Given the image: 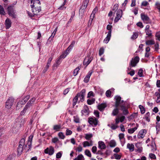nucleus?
<instances>
[{"label": "nucleus", "mask_w": 160, "mask_h": 160, "mask_svg": "<svg viewBox=\"0 0 160 160\" xmlns=\"http://www.w3.org/2000/svg\"><path fill=\"white\" fill-rule=\"evenodd\" d=\"M7 12L8 14L13 18H16L15 10L14 9L13 5H10L8 7Z\"/></svg>", "instance_id": "1"}, {"label": "nucleus", "mask_w": 160, "mask_h": 160, "mask_svg": "<svg viewBox=\"0 0 160 160\" xmlns=\"http://www.w3.org/2000/svg\"><path fill=\"white\" fill-rule=\"evenodd\" d=\"M44 152L46 154H48L49 155H52L54 152L53 147L50 146L49 148H47L44 150Z\"/></svg>", "instance_id": "9"}, {"label": "nucleus", "mask_w": 160, "mask_h": 160, "mask_svg": "<svg viewBox=\"0 0 160 160\" xmlns=\"http://www.w3.org/2000/svg\"><path fill=\"white\" fill-rule=\"evenodd\" d=\"M114 99L115 101V107H120V105H120V102L121 101V98L120 96L118 95L115 96Z\"/></svg>", "instance_id": "10"}, {"label": "nucleus", "mask_w": 160, "mask_h": 160, "mask_svg": "<svg viewBox=\"0 0 160 160\" xmlns=\"http://www.w3.org/2000/svg\"><path fill=\"white\" fill-rule=\"evenodd\" d=\"M82 115H88L89 113V111L88 107L87 105H84L83 109L81 111Z\"/></svg>", "instance_id": "12"}, {"label": "nucleus", "mask_w": 160, "mask_h": 160, "mask_svg": "<svg viewBox=\"0 0 160 160\" xmlns=\"http://www.w3.org/2000/svg\"><path fill=\"white\" fill-rule=\"evenodd\" d=\"M118 107H115V108L113 110L111 114L113 116H115L117 115L119 112V109L118 108Z\"/></svg>", "instance_id": "22"}, {"label": "nucleus", "mask_w": 160, "mask_h": 160, "mask_svg": "<svg viewBox=\"0 0 160 160\" xmlns=\"http://www.w3.org/2000/svg\"><path fill=\"white\" fill-rule=\"evenodd\" d=\"M118 4H115L113 6V8L112 9L113 11H114V13H115L116 11L118 10Z\"/></svg>", "instance_id": "48"}, {"label": "nucleus", "mask_w": 160, "mask_h": 160, "mask_svg": "<svg viewBox=\"0 0 160 160\" xmlns=\"http://www.w3.org/2000/svg\"><path fill=\"white\" fill-rule=\"evenodd\" d=\"M138 75L140 77H143V70L142 68L139 70L138 72Z\"/></svg>", "instance_id": "45"}, {"label": "nucleus", "mask_w": 160, "mask_h": 160, "mask_svg": "<svg viewBox=\"0 0 160 160\" xmlns=\"http://www.w3.org/2000/svg\"><path fill=\"white\" fill-rule=\"evenodd\" d=\"M0 14L1 15H5L6 12L4 11V9L2 6L0 5Z\"/></svg>", "instance_id": "35"}, {"label": "nucleus", "mask_w": 160, "mask_h": 160, "mask_svg": "<svg viewBox=\"0 0 160 160\" xmlns=\"http://www.w3.org/2000/svg\"><path fill=\"white\" fill-rule=\"evenodd\" d=\"M85 94L86 90L85 89H82L80 92L78 93L77 94L82 102L84 100Z\"/></svg>", "instance_id": "5"}, {"label": "nucleus", "mask_w": 160, "mask_h": 160, "mask_svg": "<svg viewBox=\"0 0 160 160\" xmlns=\"http://www.w3.org/2000/svg\"><path fill=\"white\" fill-rule=\"evenodd\" d=\"M87 7H86L82 5L81 7L79 9V13L80 14H81L82 16V15L84 13L85 11L86 8Z\"/></svg>", "instance_id": "24"}, {"label": "nucleus", "mask_w": 160, "mask_h": 160, "mask_svg": "<svg viewBox=\"0 0 160 160\" xmlns=\"http://www.w3.org/2000/svg\"><path fill=\"white\" fill-rule=\"evenodd\" d=\"M97 148L96 146H94L92 147V152L94 154H96L97 153Z\"/></svg>", "instance_id": "49"}, {"label": "nucleus", "mask_w": 160, "mask_h": 160, "mask_svg": "<svg viewBox=\"0 0 160 160\" xmlns=\"http://www.w3.org/2000/svg\"><path fill=\"white\" fill-rule=\"evenodd\" d=\"M72 132L71 130L68 129H67L66 133V135H71L72 134Z\"/></svg>", "instance_id": "61"}, {"label": "nucleus", "mask_w": 160, "mask_h": 160, "mask_svg": "<svg viewBox=\"0 0 160 160\" xmlns=\"http://www.w3.org/2000/svg\"><path fill=\"white\" fill-rule=\"evenodd\" d=\"M27 110V109L24 108L23 110L21 111L20 112V115L21 116L24 115L25 114Z\"/></svg>", "instance_id": "64"}, {"label": "nucleus", "mask_w": 160, "mask_h": 160, "mask_svg": "<svg viewBox=\"0 0 160 160\" xmlns=\"http://www.w3.org/2000/svg\"><path fill=\"white\" fill-rule=\"evenodd\" d=\"M31 4V8H33L35 5L37 6H40V2L39 0H30Z\"/></svg>", "instance_id": "14"}, {"label": "nucleus", "mask_w": 160, "mask_h": 160, "mask_svg": "<svg viewBox=\"0 0 160 160\" xmlns=\"http://www.w3.org/2000/svg\"><path fill=\"white\" fill-rule=\"evenodd\" d=\"M94 113L95 116L98 118H99V112L97 110H94Z\"/></svg>", "instance_id": "54"}, {"label": "nucleus", "mask_w": 160, "mask_h": 160, "mask_svg": "<svg viewBox=\"0 0 160 160\" xmlns=\"http://www.w3.org/2000/svg\"><path fill=\"white\" fill-rule=\"evenodd\" d=\"M93 92L92 91H90L89 92L88 94L87 98H89L91 96H93Z\"/></svg>", "instance_id": "62"}, {"label": "nucleus", "mask_w": 160, "mask_h": 160, "mask_svg": "<svg viewBox=\"0 0 160 160\" xmlns=\"http://www.w3.org/2000/svg\"><path fill=\"white\" fill-rule=\"evenodd\" d=\"M141 17L142 19L145 23H148L150 22V20L147 15L141 13Z\"/></svg>", "instance_id": "8"}, {"label": "nucleus", "mask_w": 160, "mask_h": 160, "mask_svg": "<svg viewBox=\"0 0 160 160\" xmlns=\"http://www.w3.org/2000/svg\"><path fill=\"white\" fill-rule=\"evenodd\" d=\"M93 136L92 133H86L85 134V138L87 140H89Z\"/></svg>", "instance_id": "32"}, {"label": "nucleus", "mask_w": 160, "mask_h": 160, "mask_svg": "<svg viewBox=\"0 0 160 160\" xmlns=\"http://www.w3.org/2000/svg\"><path fill=\"white\" fill-rule=\"evenodd\" d=\"M76 151H78V152H81L82 150V148L81 145H79L77 148L76 149Z\"/></svg>", "instance_id": "51"}, {"label": "nucleus", "mask_w": 160, "mask_h": 160, "mask_svg": "<svg viewBox=\"0 0 160 160\" xmlns=\"http://www.w3.org/2000/svg\"><path fill=\"white\" fill-rule=\"evenodd\" d=\"M108 144L111 148H113L115 147L116 146V141L114 140H111L109 142Z\"/></svg>", "instance_id": "25"}, {"label": "nucleus", "mask_w": 160, "mask_h": 160, "mask_svg": "<svg viewBox=\"0 0 160 160\" xmlns=\"http://www.w3.org/2000/svg\"><path fill=\"white\" fill-rule=\"evenodd\" d=\"M121 110L122 112V114L125 115H127L129 113V112L127 109L125 107L124 105L120 106Z\"/></svg>", "instance_id": "17"}, {"label": "nucleus", "mask_w": 160, "mask_h": 160, "mask_svg": "<svg viewBox=\"0 0 160 160\" xmlns=\"http://www.w3.org/2000/svg\"><path fill=\"white\" fill-rule=\"evenodd\" d=\"M32 11L34 15H36L41 10L40 6H37L35 5L33 8H32Z\"/></svg>", "instance_id": "15"}, {"label": "nucleus", "mask_w": 160, "mask_h": 160, "mask_svg": "<svg viewBox=\"0 0 160 160\" xmlns=\"http://www.w3.org/2000/svg\"><path fill=\"white\" fill-rule=\"evenodd\" d=\"M107 107L106 103H102L98 106V109L101 111H103L105 108Z\"/></svg>", "instance_id": "20"}, {"label": "nucleus", "mask_w": 160, "mask_h": 160, "mask_svg": "<svg viewBox=\"0 0 160 160\" xmlns=\"http://www.w3.org/2000/svg\"><path fill=\"white\" fill-rule=\"evenodd\" d=\"M35 100L36 98H32L28 102L24 108L27 109L30 108L32 104L35 102Z\"/></svg>", "instance_id": "13"}, {"label": "nucleus", "mask_w": 160, "mask_h": 160, "mask_svg": "<svg viewBox=\"0 0 160 160\" xmlns=\"http://www.w3.org/2000/svg\"><path fill=\"white\" fill-rule=\"evenodd\" d=\"M149 157L151 159H156V157L155 155L152 153L149 154Z\"/></svg>", "instance_id": "52"}, {"label": "nucleus", "mask_w": 160, "mask_h": 160, "mask_svg": "<svg viewBox=\"0 0 160 160\" xmlns=\"http://www.w3.org/2000/svg\"><path fill=\"white\" fill-rule=\"evenodd\" d=\"M148 4H149L148 2L146 1H144L142 2L141 4V5L142 6L146 7Z\"/></svg>", "instance_id": "60"}, {"label": "nucleus", "mask_w": 160, "mask_h": 160, "mask_svg": "<svg viewBox=\"0 0 160 160\" xmlns=\"http://www.w3.org/2000/svg\"><path fill=\"white\" fill-rule=\"evenodd\" d=\"M73 118L74 121L76 123H78L80 122L79 118L77 116H74Z\"/></svg>", "instance_id": "44"}, {"label": "nucleus", "mask_w": 160, "mask_h": 160, "mask_svg": "<svg viewBox=\"0 0 160 160\" xmlns=\"http://www.w3.org/2000/svg\"><path fill=\"white\" fill-rule=\"evenodd\" d=\"M95 99H92L91 100L88 99L87 100V102L89 105H91L94 103Z\"/></svg>", "instance_id": "43"}, {"label": "nucleus", "mask_w": 160, "mask_h": 160, "mask_svg": "<svg viewBox=\"0 0 160 160\" xmlns=\"http://www.w3.org/2000/svg\"><path fill=\"white\" fill-rule=\"evenodd\" d=\"M19 123V122H18L17 120L16 121V122L14 124L12 128V130L13 133H15L17 132L20 128L22 127Z\"/></svg>", "instance_id": "4"}, {"label": "nucleus", "mask_w": 160, "mask_h": 160, "mask_svg": "<svg viewBox=\"0 0 160 160\" xmlns=\"http://www.w3.org/2000/svg\"><path fill=\"white\" fill-rule=\"evenodd\" d=\"M139 60L140 58L138 56L135 57L134 59L132 58L131 61L130 65L132 67H135L139 62Z\"/></svg>", "instance_id": "3"}, {"label": "nucleus", "mask_w": 160, "mask_h": 160, "mask_svg": "<svg viewBox=\"0 0 160 160\" xmlns=\"http://www.w3.org/2000/svg\"><path fill=\"white\" fill-rule=\"evenodd\" d=\"M60 64V56L59 57L56 61V63L53 65V67L54 68L55 67L57 68Z\"/></svg>", "instance_id": "28"}, {"label": "nucleus", "mask_w": 160, "mask_h": 160, "mask_svg": "<svg viewBox=\"0 0 160 160\" xmlns=\"http://www.w3.org/2000/svg\"><path fill=\"white\" fill-rule=\"evenodd\" d=\"M104 49L103 47L100 48L99 50V55L100 56L102 55L104 52Z\"/></svg>", "instance_id": "40"}, {"label": "nucleus", "mask_w": 160, "mask_h": 160, "mask_svg": "<svg viewBox=\"0 0 160 160\" xmlns=\"http://www.w3.org/2000/svg\"><path fill=\"white\" fill-rule=\"evenodd\" d=\"M68 54V52H67L64 51L62 52V54L61 55V59L64 58Z\"/></svg>", "instance_id": "38"}, {"label": "nucleus", "mask_w": 160, "mask_h": 160, "mask_svg": "<svg viewBox=\"0 0 160 160\" xmlns=\"http://www.w3.org/2000/svg\"><path fill=\"white\" fill-rule=\"evenodd\" d=\"M145 32L146 34L148 35L146 38L148 37L150 39L152 37V31L151 30H147L145 31Z\"/></svg>", "instance_id": "30"}, {"label": "nucleus", "mask_w": 160, "mask_h": 160, "mask_svg": "<svg viewBox=\"0 0 160 160\" xmlns=\"http://www.w3.org/2000/svg\"><path fill=\"white\" fill-rule=\"evenodd\" d=\"M114 158L116 159H120L121 158V155H118L117 153H114Z\"/></svg>", "instance_id": "47"}, {"label": "nucleus", "mask_w": 160, "mask_h": 160, "mask_svg": "<svg viewBox=\"0 0 160 160\" xmlns=\"http://www.w3.org/2000/svg\"><path fill=\"white\" fill-rule=\"evenodd\" d=\"M25 142V140L24 138H22L19 142V144L21 145L22 146H23V145H24V143Z\"/></svg>", "instance_id": "57"}, {"label": "nucleus", "mask_w": 160, "mask_h": 160, "mask_svg": "<svg viewBox=\"0 0 160 160\" xmlns=\"http://www.w3.org/2000/svg\"><path fill=\"white\" fill-rule=\"evenodd\" d=\"M93 59V57H90L89 56H88L84 59L83 61V64L87 66L91 62V61Z\"/></svg>", "instance_id": "11"}, {"label": "nucleus", "mask_w": 160, "mask_h": 160, "mask_svg": "<svg viewBox=\"0 0 160 160\" xmlns=\"http://www.w3.org/2000/svg\"><path fill=\"white\" fill-rule=\"evenodd\" d=\"M137 127H135L133 128L128 129V132L130 134L132 133L137 129Z\"/></svg>", "instance_id": "34"}, {"label": "nucleus", "mask_w": 160, "mask_h": 160, "mask_svg": "<svg viewBox=\"0 0 160 160\" xmlns=\"http://www.w3.org/2000/svg\"><path fill=\"white\" fill-rule=\"evenodd\" d=\"M52 142L54 143L57 144L59 142V141L57 138H54L52 139Z\"/></svg>", "instance_id": "42"}, {"label": "nucleus", "mask_w": 160, "mask_h": 160, "mask_svg": "<svg viewBox=\"0 0 160 160\" xmlns=\"http://www.w3.org/2000/svg\"><path fill=\"white\" fill-rule=\"evenodd\" d=\"M85 154L87 156L91 157V154L90 151L88 149H86L85 151Z\"/></svg>", "instance_id": "39"}, {"label": "nucleus", "mask_w": 160, "mask_h": 160, "mask_svg": "<svg viewBox=\"0 0 160 160\" xmlns=\"http://www.w3.org/2000/svg\"><path fill=\"white\" fill-rule=\"evenodd\" d=\"M17 121L18 122H19L20 124L22 127L24 126L26 122V120L25 118L23 119L22 118H18Z\"/></svg>", "instance_id": "23"}, {"label": "nucleus", "mask_w": 160, "mask_h": 160, "mask_svg": "<svg viewBox=\"0 0 160 160\" xmlns=\"http://www.w3.org/2000/svg\"><path fill=\"white\" fill-rule=\"evenodd\" d=\"M111 32H108L106 37L104 39L103 42L105 43H107L110 40L111 34H110Z\"/></svg>", "instance_id": "21"}, {"label": "nucleus", "mask_w": 160, "mask_h": 160, "mask_svg": "<svg viewBox=\"0 0 160 160\" xmlns=\"http://www.w3.org/2000/svg\"><path fill=\"white\" fill-rule=\"evenodd\" d=\"M30 98V96L29 95H27L24 98H23V102H24V103H26L28 100Z\"/></svg>", "instance_id": "53"}, {"label": "nucleus", "mask_w": 160, "mask_h": 160, "mask_svg": "<svg viewBox=\"0 0 160 160\" xmlns=\"http://www.w3.org/2000/svg\"><path fill=\"white\" fill-rule=\"evenodd\" d=\"M14 99L12 98H8L6 103V108L8 109L10 108L13 104Z\"/></svg>", "instance_id": "6"}, {"label": "nucleus", "mask_w": 160, "mask_h": 160, "mask_svg": "<svg viewBox=\"0 0 160 160\" xmlns=\"http://www.w3.org/2000/svg\"><path fill=\"white\" fill-rule=\"evenodd\" d=\"M122 9H119L116 13V16L114 19L115 22H118L122 16Z\"/></svg>", "instance_id": "7"}, {"label": "nucleus", "mask_w": 160, "mask_h": 160, "mask_svg": "<svg viewBox=\"0 0 160 160\" xmlns=\"http://www.w3.org/2000/svg\"><path fill=\"white\" fill-rule=\"evenodd\" d=\"M89 2V0H85L83 2V3L82 5L87 7Z\"/></svg>", "instance_id": "55"}, {"label": "nucleus", "mask_w": 160, "mask_h": 160, "mask_svg": "<svg viewBox=\"0 0 160 160\" xmlns=\"http://www.w3.org/2000/svg\"><path fill=\"white\" fill-rule=\"evenodd\" d=\"M111 94V92L110 90H107L106 92V96L108 97H110Z\"/></svg>", "instance_id": "50"}, {"label": "nucleus", "mask_w": 160, "mask_h": 160, "mask_svg": "<svg viewBox=\"0 0 160 160\" xmlns=\"http://www.w3.org/2000/svg\"><path fill=\"white\" fill-rule=\"evenodd\" d=\"M139 108L140 110L141 113L142 114L144 113L145 111V109L144 108L142 105H139Z\"/></svg>", "instance_id": "36"}, {"label": "nucleus", "mask_w": 160, "mask_h": 160, "mask_svg": "<svg viewBox=\"0 0 160 160\" xmlns=\"http://www.w3.org/2000/svg\"><path fill=\"white\" fill-rule=\"evenodd\" d=\"M53 129L56 131H59L60 129V125H55L54 126Z\"/></svg>", "instance_id": "41"}, {"label": "nucleus", "mask_w": 160, "mask_h": 160, "mask_svg": "<svg viewBox=\"0 0 160 160\" xmlns=\"http://www.w3.org/2000/svg\"><path fill=\"white\" fill-rule=\"evenodd\" d=\"M145 43L147 45H150L154 44L155 42L153 39H151L146 41Z\"/></svg>", "instance_id": "27"}, {"label": "nucleus", "mask_w": 160, "mask_h": 160, "mask_svg": "<svg viewBox=\"0 0 160 160\" xmlns=\"http://www.w3.org/2000/svg\"><path fill=\"white\" fill-rule=\"evenodd\" d=\"M23 149V146L20 145H19L18 148V154L20 155L22 152Z\"/></svg>", "instance_id": "29"}, {"label": "nucleus", "mask_w": 160, "mask_h": 160, "mask_svg": "<svg viewBox=\"0 0 160 160\" xmlns=\"http://www.w3.org/2000/svg\"><path fill=\"white\" fill-rule=\"evenodd\" d=\"M98 147L101 149H105L106 146L104 142L99 141L98 142Z\"/></svg>", "instance_id": "19"}, {"label": "nucleus", "mask_w": 160, "mask_h": 160, "mask_svg": "<svg viewBox=\"0 0 160 160\" xmlns=\"http://www.w3.org/2000/svg\"><path fill=\"white\" fill-rule=\"evenodd\" d=\"M138 36V33L137 32L134 33L131 37V38L132 39H136Z\"/></svg>", "instance_id": "56"}, {"label": "nucleus", "mask_w": 160, "mask_h": 160, "mask_svg": "<svg viewBox=\"0 0 160 160\" xmlns=\"http://www.w3.org/2000/svg\"><path fill=\"white\" fill-rule=\"evenodd\" d=\"M80 69V68L79 66L74 70L73 72V74L74 76H76L78 74Z\"/></svg>", "instance_id": "37"}, {"label": "nucleus", "mask_w": 160, "mask_h": 160, "mask_svg": "<svg viewBox=\"0 0 160 160\" xmlns=\"http://www.w3.org/2000/svg\"><path fill=\"white\" fill-rule=\"evenodd\" d=\"M155 50L156 51H158L159 49V45L158 42H157L154 45Z\"/></svg>", "instance_id": "58"}, {"label": "nucleus", "mask_w": 160, "mask_h": 160, "mask_svg": "<svg viewBox=\"0 0 160 160\" xmlns=\"http://www.w3.org/2000/svg\"><path fill=\"white\" fill-rule=\"evenodd\" d=\"M50 65V64H48V63H47L46 65V66L43 70V72L44 73L46 72L47 71Z\"/></svg>", "instance_id": "59"}, {"label": "nucleus", "mask_w": 160, "mask_h": 160, "mask_svg": "<svg viewBox=\"0 0 160 160\" xmlns=\"http://www.w3.org/2000/svg\"><path fill=\"white\" fill-rule=\"evenodd\" d=\"M137 25L140 28H143V25L142 23L141 22H138L137 24Z\"/></svg>", "instance_id": "63"}, {"label": "nucleus", "mask_w": 160, "mask_h": 160, "mask_svg": "<svg viewBox=\"0 0 160 160\" xmlns=\"http://www.w3.org/2000/svg\"><path fill=\"white\" fill-rule=\"evenodd\" d=\"M88 122L92 126L95 127L98 125V120L95 117H89L88 118Z\"/></svg>", "instance_id": "2"}, {"label": "nucleus", "mask_w": 160, "mask_h": 160, "mask_svg": "<svg viewBox=\"0 0 160 160\" xmlns=\"http://www.w3.org/2000/svg\"><path fill=\"white\" fill-rule=\"evenodd\" d=\"M84 158L82 154L78 155L77 158H76L74 160H84Z\"/></svg>", "instance_id": "33"}, {"label": "nucleus", "mask_w": 160, "mask_h": 160, "mask_svg": "<svg viewBox=\"0 0 160 160\" xmlns=\"http://www.w3.org/2000/svg\"><path fill=\"white\" fill-rule=\"evenodd\" d=\"M12 24L11 20L9 18H7L5 20V25L6 29H9L11 27Z\"/></svg>", "instance_id": "18"}, {"label": "nucleus", "mask_w": 160, "mask_h": 160, "mask_svg": "<svg viewBox=\"0 0 160 160\" xmlns=\"http://www.w3.org/2000/svg\"><path fill=\"white\" fill-rule=\"evenodd\" d=\"M82 144L83 147H86L90 146L89 144V142L88 141H86L83 142Z\"/></svg>", "instance_id": "46"}, {"label": "nucleus", "mask_w": 160, "mask_h": 160, "mask_svg": "<svg viewBox=\"0 0 160 160\" xmlns=\"http://www.w3.org/2000/svg\"><path fill=\"white\" fill-rule=\"evenodd\" d=\"M127 148H128L131 151L134 150V146L132 144L128 143L127 145Z\"/></svg>", "instance_id": "31"}, {"label": "nucleus", "mask_w": 160, "mask_h": 160, "mask_svg": "<svg viewBox=\"0 0 160 160\" xmlns=\"http://www.w3.org/2000/svg\"><path fill=\"white\" fill-rule=\"evenodd\" d=\"M147 131L145 129H143L139 132L138 135V138H143L145 134H146Z\"/></svg>", "instance_id": "16"}, {"label": "nucleus", "mask_w": 160, "mask_h": 160, "mask_svg": "<svg viewBox=\"0 0 160 160\" xmlns=\"http://www.w3.org/2000/svg\"><path fill=\"white\" fill-rule=\"evenodd\" d=\"M33 135H31L29 136L28 137V147L29 148H30L31 146V143H32V138H33Z\"/></svg>", "instance_id": "26"}]
</instances>
